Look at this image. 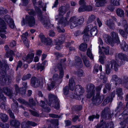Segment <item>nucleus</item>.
Listing matches in <instances>:
<instances>
[{
	"label": "nucleus",
	"instance_id": "nucleus-23",
	"mask_svg": "<svg viewBox=\"0 0 128 128\" xmlns=\"http://www.w3.org/2000/svg\"><path fill=\"white\" fill-rule=\"evenodd\" d=\"M99 70L100 71L102 70V66L100 65L99 66L98 64H96L94 66V73H96L98 72V70Z\"/></svg>",
	"mask_w": 128,
	"mask_h": 128
},
{
	"label": "nucleus",
	"instance_id": "nucleus-54",
	"mask_svg": "<svg viewBox=\"0 0 128 128\" xmlns=\"http://www.w3.org/2000/svg\"><path fill=\"white\" fill-rule=\"evenodd\" d=\"M83 38L84 41H86L89 40V36L88 34H84Z\"/></svg>",
	"mask_w": 128,
	"mask_h": 128
},
{
	"label": "nucleus",
	"instance_id": "nucleus-5",
	"mask_svg": "<svg viewBox=\"0 0 128 128\" xmlns=\"http://www.w3.org/2000/svg\"><path fill=\"white\" fill-rule=\"evenodd\" d=\"M36 0H32V2L34 6L35 11L33 9L29 10H28V12L29 14L33 16L36 15V14L41 13V10L37 7L35 6V5H37V3L36 2Z\"/></svg>",
	"mask_w": 128,
	"mask_h": 128
},
{
	"label": "nucleus",
	"instance_id": "nucleus-19",
	"mask_svg": "<svg viewBox=\"0 0 128 128\" xmlns=\"http://www.w3.org/2000/svg\"><path fill=\"white\" fill-rule=\"evenodd\" d=\"M97 2L96 4V6L99 7L104 5L106 2L105 0H95Z\"/></svg>",
	"mask_w": 128,
	"mask_h": 128
},
{
	"label": "nucleus",
	"instance_id": "nucleus-45",
	"mask_svg": "<svg viewBox=\"0 0 128 128\" xmlns=\"http://www.w3.org/2000/svg\"><path fill=\"white\" fill-rule=\"evenodd\" d=\"M37 67L38 69H40V71H42L44 68V64H38L37 66Z\"/></svg>",
	"mask_w": 128,
	"mask_h": 128
},
{
	"label": "nucleus",
	"instance_id": "nucleus-31",
	"mask_svg": "<svg viewBox=\"0 0 128 128\" xmlns=\"http://www.w3.org/2000/svg\"><path fill=\"white\" fill-rule=\"evenodd\" d=\"M87 44H82L79 46V49L82 51H85L87 48Z\"/></svg>",
	"mask_w": 128,
	"mask_h": 128
},
{
	"label": "nucleus",
	"instance_id": "nucleus-7",
	"mask_svg": "<svg viewBox=\"0 0 128 128\" xmlns=\"http://www.w3.org/2000/svg\"><path fill=\"white\" fill-rule=\"evenodd\" d=\"M75 91L76 95L80 98H78V100L82 98V95L84 92V90L83 88L80 85H77L76 86L75 88Z\"/></svg>",
	"mask_w": 128,
	"mask_h": 128
},
{
	"label": "nucleus",
	"instance_id": "nucleus-25",
	"mask_svg": "<svg viewBox=\"0 0 128 128\" xmlns=\"http://www.w3.org/2000/svg\"><path fill=\"white\" fill-rule=\"evenodd\" d=\"M40 105L42 108H45L46 112H48L50 111V110L49 108L48 107L46 108V105L45 104L44 102L43 101H41Z\"/></svg>",
	"mask_w": 128,
	"mask_h": 128
},
{
	"label": "nucleus",
	"instance_id": "nucleus-30",
	"mask_svg": "<svg viewBox=\"0 0 128 128\" xmlns=\"http://www.w3.org/2000/svg\"><path fill=\"white\" fill-rule=\"evenodd\" d=\"M87 55L91 59H92L93 58V56L92 53V49L91 48H88V49L87 51Z\"/></svg>",
	"mask_w": 128,
	"mask_h": 128
},
{
	"label": "nucleus",
	"instance_id": "nucleus-48",
	"mask_svg": "<svg viewBox=\"0 0 128 128\" xmlns=\"http://www.w3.org/2000/svg\"><path fill=\"white\" fill-rule=\"evenodd\" d=\"M22 39L25 45L27 47L28 46L29 43L28 39L26 38H23Z\"/></svg>",
	"mask_w": 128,
	"mask_h": 128
},
{
	"label": "nucleus",
	"instance_id": "nucleus-20",
	"mask_svg": "<svg viewBox=\"0 0 128 128\" xmlns=\"http://www.w3.org/2000/svg\"><path fill=\"white\" fill-rule=\"evenodd\" d=\"M69 85L70 90H73L75 85V82L72 78H70L69 81Z\"/></svg>",
	"mask_w": 128,
	"mask_h": 128
},
{
	"label": "nucleus",
	"instance_id": "nucleus-60",
	"mask_svg": "<svg viewBox=\"0 0 128 128\" xmlns=\"http://www.w3.org/2000/svg\"><path fill=\"white\" fill-rule=\"evenodd\" d=\"M31 114L33 116H38V114L36 112L32 110H30Z\"/></svg>",
	"mask_w": 128,
	"mask_h": 128
},
{
	"label": "nucleus",
	"instance_id": "nucleus-38",
	"mask_svg": "<svg viewBox=\"0 0 128 128\" xmlns=\"http://www.w3.org/2000/svg\"><path fill=\"white\" fill-rule=\"evenodd\" d=\"M105 74L104 73H101L100 74V78L102 79L103 82L104 83L106 82L107 81V78L105 76Z\"/></svg>",
	"mask_w": 128,
	"mask_h": 128
},
{
	"label": "nucleus",
	"instance_id": "nucleus-28",
	"mask_svg": "<svg viewBox=\"0 0 128 128\" xmlns=\"http://www.w3.org/2000/svg\"><path fill=\"white\" fill-rule=\"evenodd\" d=\"M92 27V26L91 24L88 25L84 30L83 31V34H88L90 30L91 29Z\"/></svg>",
	"mask_w": 128,
	"mask_h": 128
},
{
	"label": "nucleus",
	"instance_id": "nucleus-16",
	"mask_svg": "<svg viewBox=\"0 0 128 128\" xmlns=\"http://www.w3.org/2000/svg\"><path fill=\"white\" fill-rule=\"evenodd\" d=\"M10 124L12 126L11 128H20V123L17 120H13L10 122Z\"/></svg>",
	"mask_w": 128,
	"mask_h": 128
},
{
	"label": "nucleus",
	"instance_id": "nucleus-32",
	"mask_svg": "<svg viewBox=\"0 0 128 128\" xmlns=\"http://www.w3.org/2000/svg\"><path fill=\"white\" fill-rule=\"evenodd\" d=\"M116 13L118 16L120 17L123 16L124 14V11L120 9H118L117 10Z\"/></svg>",
	"mask_w": 128,
	"mask_h": 128
},
{
	"label": "nucleus",
	"instance_id": "nucleus-13",
	"mask_svg": "<svg viewBox=\"0 0 128 128\" xmlns=\"http://www.w3.org/2000/svg\"><path fill=\"white\" fill-rule=\"evenodd\" d=\"M40 81L35 78H32L31 80V84L32 86L37 87L39 86L40 84Z\"/></svg>",
	"mask_w": 128,
	"mask_h": 128
},
{
	"label": "nucleus",
	"instance_id": "nucleus-64",
	"mask_svg": "<svg viewBox=\"0 0 128 128\" xmlns=\"http://www.w3.org/2000/svg\"><path fill=\"white\" fill-rule=\"evenodd\" d=\"M49 35L51 36H53L55 35V33L52 30H50L49 34Z\"/></svg>",
	"mask_w": 128,
	"mask_h": 128
},
{
	"label": "nucleus",
	"instance_id": "nucleus-17",
	"mask_svg": "<svg viewBox=\"0 0 128 128\" xmlns=\"http://www.w3.org/2000/svg\"><path fill=\"white\" fill-rule=\"evenodd\" d=\"M116 57L117 59L118 58L122 60H124V61H128V60L126 56L123 54H116Z\"/></svg>",
	"mask_w": 128,
	"mask_h": 128
},
{
	"label": "nucleus",
	"instance_id": "nucleus-6",
	"mask_svg": "<svg viewBox=\"0 0 128 128\" xmlns=\"http://www.w3.org/2000/svg\"><path fill=\"white\" fill-rule=\"evenodd\" d=\"M49 102L48 103L49 105L51 106V104L53 102V101H52L54 98H55L56 100H54V108L56 109H58L59 107V101L57 99V97L54 96L52 94H49Z\"/></svg>",
	"mask_w": 128,
	"mask_h": 128
},
{
	"label": "nucleus",
	"instance_id": "nucleus-29",
	"mask_svg": "<svg viewBox=\"0 0 128 128\" xmlns=\"http://www.w3.org/2000/svg\"><path fill=\"white\" fill-rule=\"evenodd\" d=\"M0 118L4 122H6L8 119L6 115L2 113H0Z\"/></svg>",
	"mask_w": 128,
	"mask_h": 128
},
{
	"label": "nucleus",
	"instance_id": "nucleus-12",
	"mask_svg": "<svg viewBox=\"0 0 128 128\" xmlns=\"http://www.w3.org/2000/svg\"><path fill=\"white\" fill-rule=\"evenodd\" d=\"M94 86L92 84H90L89 89L87 91L88 92L87 97L88 98H90L94 95Z\"/></svg>",
	"mask_w": 128,
	"mask_h": 128
},
{
	"label": "nucleus",
	"instance_id": "nucleus-14",
	"mask_svg": "<svg viewBox=\"0 0 128 128\" xmlns=\"http://www.w3.org/2000/svg\"><path fill=\"white\" fill-rule=\"evenodd\" d=\"M35 126L37 125L36 124L32 122L28 121L26 123H23L22 124V128H27L29 126Z\"/></svg>",
	"mask_w": 128,
	"mask_h": 128
},
{
	"label": "nucleus",
	"instance_id": "nucleus-33",
	"mask_svg": "<svg viewBox=\"0 0 128 128\" xmlns=\"http://www.w3.org/2000/svg\"><path fill=\"white\" fill-rule=\"evenodd\" d=\"M120 47L124 50H126L128 49V46L125 42H123L120 45Z\"/></svg>",
	"mask_w": 128,
	"mask_h": 128
},
{
	"label": "nucleus",
	"instance_id": "nucleus-56",
	"mask_svg": "<svg viewBox=\"0 0 128 128\" xmlns=\"http://www.w3.org/2000/svg\"><path fill=\"white\" fill-rule=\"evenodd\" d=\"M83 71L82 70H80L79 71L78 73V76L81 77L83 76Z\"/></svg>",
	"mask_w": 128,
	"mask_h": 128
},
{
	"label": "nucleus",
	"instance_id": "nucleus-24",
	"mask_svg": "<svg viewBox=\"0 0 128 128\" xmlns=\"http://www.w3.org/2000/svg\"><path fill=\"white\" fill-rule=\"evenodd\" d=\"M82 58L85 66L86 67H89L90 66V64L89 61L86 59V56H84L82 57Z\"/></svg>",
	"mask_w": 128,
	"mask_h": 128
},
{
	"label": "nucleus",
	"instance_id": "nucleus-22",
	"mask_svg": "<svg viewBox=\"0 0 128 128\" xmlns=\"http://www.w3.org/2000/svg\"><path fill=\"white\" fill-rule=\"evenodd\" d=\"M90 33L91 35L96 36L97 33V27L96 26H94L92 27L90 29Z\"/></svg>",
	"mask_w": 128,
	"mask_h": 128
},
{
	"label": "nucleus",
	"instance_id": "nucleus-50",
	"mask_svg": "<svg viewBox=\"0 0 128 128\" xmlns=\"http://www.w3.org/2000/svg\"><path fill=\"white\" fill-rule=\"evenodd\" d=\"M95 16L93 15H91L88 18L87 22L88 23H89L94 20L95 18Z\"/></svg>",
	"mask_w": 128,
	"mask_h": 128
},
{
	"label": "nucleus",
	"instance_id": "nucleus-8",
	"mask_svg": "<svg viewBox=\"0 0 128 128\" xmlns=\"http://www.w3.org/2000/svg\"><path fill=\"white\" fill-rule=\"evenodd\" d=\"M39 36L41 41L42 42H44L46 44L49 45H51L52 44V41L51 40L50 38L46 39L42 34H40Z\"/></svg>",
	"mask_w": 128,
	"mask_h": 128
},
{
	"label": "nucleus",
	"instance_id": "nucleus-15",
	"mask_svg": "<svg viewBox=\"0 0 128 128\" xmlns=\"http://www.w3.org/2000/svg\"><path fill=\"white\" fill-rule=\"evenodd\" d=\"M34 56V53H31L30 54H28L26 58H24L23 60H24L26 61V62L30 63L32 62Z\"/></svg>",
	"mask_w": 128,
	"mask_h": 128
},
{
	"label": "nucleus",
	"instance_id": "nucleus-37",
	"mask_svg": "<svg viewBox=\"0 0 128 128\" xmlns=\"http://www.w3.org/2000/svg\"><path fill=\"white\" fill-rule=\"evenodd\" d=\"M5 49L6 51V57L8 58L10 57L11 55L10 53L8 52L9 50V48L8 46L6 45L5 47Z\"/></svg>",
	"mask_w": 128,
	"mask_h": 128
},
{
	"label": "nucleus",
	"instance_id": "nucleus-57",
	"mask_svg": "<svg viewBox=\"0 0 128 128\" xmlns=\"http://www.w3.org/2000/svg\"><path fill=\"white\" fill-rule=\"evenodd\" d=\"M10 117L12 118H15L14 115V114L12 113L11 111L10 110H9L8 111Z\"/></svg>",
	"mask_w": 128,
	"mask_h": 128
},
{
	"label": "nucleus",
	"instance_id": "nucleus-9",
	"mask_svg": "<svg viewBox=\"0 0 128 128\" xmlns=\"http://www.w3.org/2000/svg\"><path fill=\"white\" fill-rule=\"evenodd\" d=\"M85 4V3L84 2L82 3V4L81 5L82 6H80L78 9L79 12H81L86 10L89 11L92 10V7L91 6H87Z\"/></svg>",
	"mask_w": 128,
	"mask_h": 128
},
{
	"label": "nucleus",
	"instance_id": "nucleus-1",
	"mask_svg": "<svg viewBox=\"0 0 128 128\" xmlns=\"http://www.w3.org/2000/svg\"><path fill=\"white\" fill-rule=\"evenodd\" d=\"M66 8L65 6H62L61 7L59 10V16H57L55 17L56 20H58V23L59 25L62 24V26L64 25V26H65L66 25L64 24V22H66L67 24H70L71 28H73L76 27L78 24H81L83 23L84 19L83 18L78 19L75 16L71 17L69 22L68 23V22H66V19H65L64 20V18L62 17V16L66 12Z\"/></svg>",
	"mask_w": 128,
	"mask_h": 128
},
{
	"label": "nucleus",
	"instance_id": "nucleus-39",
	"mask_svg": "<svg viewBox=\"0 0 128 128\" xmlns=\"http://www.w3.org/2000/svg\"><path fill=\"white\" fill-rule=\"evenodd\" d=\"M10 52L11 54V56H12L14 55L15 54L16 55V56L18 57H20L21 56V54L19 52H18L16 51L13 52L11 50L10 51Z\"/></svg>",
	"mask_w": 128,
	"mask_h": 128
},
{
	"label": "nucleus",
	"instance_id": "nucleus-43",
	"mask_svg": "<svg viewBox=\"0 0 128 128\" xmlns=\"http://www.w3.org/2000/svg\"><path fill=\"white\" fill-rule=\"evenodd\" d=\"M106 59L104 55H100L99 56V60L100 62L102 64H103L104 63V61Z\"/></svg>",
	"mask_w": 128,
	"mask_h": 128
},
{
	"label": "nucleus",
	"instance_id": "nucleus-47",
	"mask_svg": "<svg viewBox=\"0 0 128 128\" xmlns=\"http://www.w3.org/2000/svg\"><path fill=\"white\" fill-rule=\"evenodd\" d=\"M102 48L104 50V52L106 54H109L110 48L108 47H106L105 48L104 47H102Z\"/></svg>",
	"mask_w": 128,
	"mask_h": 128
},
{
	"label": "nucleus",
	"instance_id": "nucleus-34",
	"mask_svg": "<svg viewBox=\"0 0 128 128\" xmlns=\"http://www.w3.org/2000/svg\"><path fill=\"white\" fill-rule=\"evenodd\" d=\"M106 24L110 28L113 27L114 24L113 23L111 19H110L109 20H107L106 23Z\"/></svg>",
	"mask_w": 128,
	"mask_h": 128
},
{
	"label": "nucleus",
	"instance_id": "nucleus-2",
	"mask_svg": "<svg viewBox=\"0 0 128 128\" xmlns=\"http://www.w3.org/2000/svg\"><path fill=\"white\" fill-rule=\"evenodd\" d=\"M111 38L108 35L104 34L103 37L106 42L107 43H109L112 46L114 45V42L117 44L120 43V40L118 38V34L114 32L111 33Z\"/></svg>",
	"mask_w": 128,
	"mask_h": 128
},
{
	"label": "nucleus",
	"instance_id": "nucleus-49",
	"mask_svg": "<svg viewBox=\"0 0 128 128\" xmlns=\"http://www.w3.org/2000/svg\"><path fill=\"white\" fill-rule=\"evenodd\" d=\"M69 89L68 86H66L63 89V92L64 94L65 95H67L69 91Z\"/></svg>",
	"mask_w": 128,
	"mask_h": 128
},
{
	"label": "nucleus",
	"instance_id": "nucleus-42",
	"mask_svg": "<svg viewBox=\"0 0 128 128\" xmlns=\"http://www.w3.org/2000/svg\"><path fill=\"white\" fill-rule=\"evenodd\" d=\"M3 90L4 92L8 96H10V90H8L7 88H4L3 89Z\"/></svg>",
	"mask_w": 128,
	"mask_h": 128
},
{
	"label": "nucleus",
	"instance_id": "nucleus-36",
	"mask_svg": "<svg viewBox=\"0 0 128 128\" xmlns=\"http://www.w3.org/2000/svg\"><path fill=\"white\" fill-rule=\"evenodd\" d=\"M110 2L112 5L113 6H117L120 4L119 2L116 0H111Z\"/></svg>",
	"mask_w": 128,
	"mask_h": 128
},
{
	"label": "nucleus",
	"instance_id": "nucleus-62",
	"mask_svg": "<svg viewBox=\"0 0 128 128\" xmlns=\"http://www.w3.org/2000/svg\"><path fill=\"white\" fill-rule=\"evenodd\" d=\"M58 75L57 74H54L53 77V80H57L58 78Z\"/></svg>",
	"mask_w": 128,
	"mask_h": 128
},
{
	"label": "nucleus",
	"instance_id": "nucleus-26",
	"mask_svg": "<svg viewBox=\"0 0 128 128\" xmlns=\"http://www.w3.org/2000/svg\"><path fill=\"white\" fill-rule=\"evenodd\" d=\"M122 89L121 88H118L116 90V94L119 97V98L120 99H122V97L121 96L122 94Z\"/></svg>",
	"mask_w": 128,
	"mask_h": 128
},
{
	"label": "nucleus",
	"instance_id": "nucleus-61",
	"mask_svg": "<svg viewBox=\"0 0 128 128\" xmlns=\"http://www.w3.org/2000/svg\"><path fill=\"white\" fill-rule=\"evenodd\" d=\"M97 21L99 26L100 27L102 25V23L98 19H97Z\"/></svg>",
	"mask_w": 128,
	"mask_h": 128
},
{
	"label": "nucleus",
	"instance_id": "nucleus-18",
	"mask_svg": "<svg viewBox=\"0 0 128 128\" xmlns=\"http://www.w3.org/2000/svg\"><path fill=\"white\" fill-rule=\"evenodd\" d=\"M0 23H1V26L0 30L1 32H6L5 30L6 28V24L4 21L0 18Z\"/></svg>",
	"mask_w": 128,
	"mask_h": 128
},
{
	"label": "nucleus",
	"instance_id": "nucleus-27",
	"mask_svg": "<svg viewBox=\"0 0 128 128\" xmlns=\"http://www.w3.org/2000/svg\"><path fill=\"white\" fill-rule=\"evenodd\" d=\"M41 21L45 26H50V22L48 21V19L47 20H46V21L45 20L42 18L41 19Z\"/></svg>",
	"mask_w": 128,
	"mask_h": 128
},
{
	"label": "nucleus",
	"instance_id": "nucleus-41",
	"mask_svg": "<svg viewBox=\"0 0 128 128\" xmlns=\"http://www.w3.org/2000/svg\"><path fill=\"white\" fill-rule=\"evenodd\" d=\"M63 42V41L62 40V41H59L58 42H56V44L57 45V46H56V48L58 50H60L61 47H62V46H60V45L61 44H62Z\"/></svg>",
	"mask_w": 128,
	"mask_h": 128
},
{
	"label": "nucleus",
	"instance_id": "nucleus-51",
	"mask_svg": "<svg viewBox=\"0 0 128 128\" xmlns=\"http://www.w3.org/2000/svg\"><path fill=\"white\" fill-rule=\"evenodd\" d=\"M119 32L120 34L124 37H126V33L122 30L121 29L120 30Z\"/></svg>",
	"mask_w": 128,
	"mask_h": 128
},
{
	"label": "nucleus",
	"instance_id": "nucleus-63",
	"mask_svg": "<svg viewBox=\"0 0 128 128\" xmlns=\"http://www.w3.org/2000/svg\"><path fill=\"white\" fill-rule=\"evenodd\" d=\"M22 63L21 61H19L18 63V65L17 66L16 70H17L18 68H20L22 65Z\"/></svg>",
	"mask_w": 128,
	"mask_h": 128
},
{
	"label": "nucleus",
	"instance_id": "nucleus-46",
	"mask_svg": "<svg viewBox=\"0 0 128 128\" xmlns=\"http://www.w3.org/2000/svg\"><path fill=\"white\" fill-rule=\"evenodd\" d=\"M60 67H58V68L60 70V76L59 78H62L64 76V72L62 70V66L61 65L60 66Z\"/></svg>",
	"mask_w": 128,
	"mask_h": 128
},
{
	"label": "nucleus",
	"instance_id": "nucleus-58",
	"mask_svg": "<svg viewBox=\"0 0 128 128\" xmlns=\"http://www.w3.org/2000/svg\"><path fill=\"white\" fill-rule=\"evenodd\" d=\"M16 43L15 41H12L11 42L10 44V46L11 47H13L16 45Z\"/></svg>",
	"mask_w": 128,
	"mask_h": 128
},
{
	"label": "nucleus",
	"instance_id": "nucleus-4",
	"mask_svg": "<svg viewBox=\"0 0 128 128\" xmlns=\"http://www.w3.org/2000/svg\"><path fill=\"white\" fill-rule=\"evenodd\" d=\"M111 64L110 68H113V66H114V68L115 71L118 70V66L116 64V61L112 60L111 62H108V64L106 65V73L107 74H108L110 72V65Z\"/></svg>",
	"mask_w": 128,
	"mask_h": 128
},
{
	"label": "nucleus",
	"instance_id": "nucleus-52",
	"mask_svg": "<svg viewBox=\"0 0 128 128\" xmlns=\"http://www.w3.org/2000/svg\"><path fill=\"white\" fill-rule=\"evenodd\" d=\"M75 60L76 62H78L79 64L82 65V62H81L80 58L78 56H76L75 58Z\"/></svg>",
	"mask_w": 128,
	"mask_h": 128
},
{
	"label": "nucleus",
	"instance_id": "nucleus-35",
	"mask_svg": "<svg viewBox=\"0 0 128 128\" xmlns=\"http://www.w3.org/2000/svg\"><path fill=\"white\" fill-rule=\"evenodd\" d=\"M124 25V30L128 34V24H127V22L126 20H124L123 22Z\"/></svg>",
	"mask_w": 128,
	"mask_h": 128
},
{
	"label": "nucleus",
	"instance_id": "nucleus-55",
	"mask_svg": "<svg viewBox=\"0 0 128 128\" xmlns=\"http://www.w3.org/2000/svg\"><path fill=\"white\" fill-rule=\"evenodd\" d=\"M30 77L31 75L30 74H27L26 76L23 77L22 78V79L23 80H25L29 78H30Z\"/></svg>",
	"mask_w": 128,
	"mask_h": 128
},
{
	"label": "nucleus",
	"instance_id": "nucleus-21",
	"mask_svg": "<svg viewBox=\"0 0 128 128\" xmlns=\"http://www.w3.org/2000/svg\"><path fill=\"white\" fill-rule=\"evenodd\" d=\"M112 80L113 81H115L116 82L115 83L116 85L118 84H120L121 81V80L120 79H118L116 76V75H114L112 76Z\"/></svg>",
	"mask_w": 128,
	"mask_h": 128
},
{
	"label": "nucleus",
	"instance_id": "nucleus-59",
	"mask_svg": "<svg viewBox=\"0 0 128 128\" xmlns=\"http://www.w3.org/2000/svg\"><path fill=\"white\" fill-rule=\"evenodd\" d=\"M49 116L50 117L54 118H59L60 117L59 116L54 114H50Z\"/></svg>",
	"mask_w": 128,
	"mask_h": 128
},
{
	"label": "nucleus",
	"instance_id": "nucleus-40",
	"mask_svg": "<svg viewBox=\"0 0 128 128\" xmlns=\"http://www.w3.org/2000/svg\"><path fill=\"white\" fill-rule=\"evenodd\" d=\"M92 100L94 102H95L96 101V102L95 103V104L97 105L98 104H99L102 102V100H101L99 98H98L96 99V100H94V98H93L92 99Z\"/></svg>",
	"mask_w": 128,
	"mask_h": 128
},
{
	"label": "nucleus",
	"instance_id": "nucleus-44",
	"mask_svg": "<svg viewBox=\"0 0 128 128\" xmlns=\"http://www.w3.org/2000/svg\"><path fill=\"white\" fill-rule=\"evenodd\" d=\"M110 85L108 84H106V88L104 89L103 90L104 93V94L106 93L107 91L110 90Z\"/></svg>",
	"mask_w": 128,
	"mask_h": 128
},
{
	"label": "nucleus",
	"instance_id": "nucleus-11",
	"mask_svg": "<svg viewBox=\"0 0 128 128\" xmlns=\"http://www.w3.org/2000/svg\"><path fill=\"white\" fill-rule=\"evenodd\" d=\"M4 75L0 77V82L2 81L4 82L9 83L11 82L10 78L8 77L6 74V72L5 71H4Z\"/></svg>",
	"mask_w": 128,
	"mask_h": 128
},
{
	"label": "nucleus",
	"instance_id": "nucleus-10",
	"mask_svg": "<svg viewBox=\"0 0 128 128\" xmlns=\"http://www.w3.org/2000/svg\"><path fill=\"white\" fill-rule=\"evenodd\" d=\"M5 19L6 21L7 22L10 28H14L15 26L13 20L10 18L9 16L8 15L6 16H5Z\"/></svg>",
	"mask_w": 128,
	"mask_h": 128
},
{
	"label": "nucleus",
	"instance_id": "nucleus-53",
	"mask_svg": "<svg viewBox=\"0 0 128 128\" xmlns=\"http://www.w3.org/2000/svg\"><path fill=\"white\" fill-rule=\"evenodd\" d=\"M55 84L54 82H52L50 86H48V90H50L51 88H53L55 86Z\"/></svg>",
	"mask_w": 128,
	"mask_h": 128
},
{
	"label": "nucleus",
	"instance_id": "nucleus-3",
	"mask_svg": "<svg viewBox=\"0 0 128 128\" xmlns=\"http://www.w3.org/2000/svg\"><path fill=\"white\" fill-rule=\"evenodd\" d=\"M22 26L26 24L31 27L34 26L36 24L34 18L33 16L26 15L25 19H23L21 22Z\"/></svg>",
	"mask_w": 128,
	"mask_h": 128
}]
</instances>
